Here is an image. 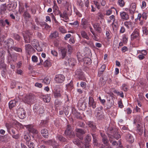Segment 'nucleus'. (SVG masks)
I'll use <instances>...</instances> for the list:
<instances>
[{
    "mask_svg": "<svg viewBox=\"0 0 148 148\" xmlns=\"http://www.w3.org/2000/svg\"><path fill=\"white\" fill-rule=\"evenodd\" d=\"M65 133L66 136L70 138H73L75 136L74 132L72 131V128L70 125H67Z\"/></svg>",
    "mask_w": 148,
    "mask_h": 148,
    "instance_id": "obj_1",
    "label": "nucleus"
},
{
    "mask_svg": "<svg viewBox=\"0 0 148 148\" xmlns=\"http://www.w3.org/2000/svg\"><path fill=\"white\" fill-rule=\"evenodd\" d=\"M75 131L77 137L80 140H82L84 137V135L86 133L85 131L82 129L78 128H76Z\"/></svg>",
    "mask_w": 148,
    "mask_h": 148,
    "instance_id": "obj_2",
    "label": "nucleus"
},
{
    "mask_svg": "<svg viewBox=\"0 0 148 148\" xmlns=\"http://www.w3.org/2000/svg\"><path fill=\"white\" fill-rule=\"evenodd\" d=\"M17 113L18 117L21 119H23L25 117L26 112L23 108H19L17 110Z\"/></svg>",
    "mask_w": 148,
    "mask_h": 148,
    "instance_id": "obj_3",
    "label": "nucleus"
},
{
    "mask_svg": "<svg viewBox=\"0 0 148 148\" xmlns=\"http://www.w3.org/2000/svg\"><path fill=\"white\" fill-rule=\"evenodd\" d=\"M65 79L64 76L62 74H57L56 75L54 80L58 83H62Z\"/></svg>",
    "mask_w": 148,
    "mask_h": 148,
    "instance_id": "obj_4",
    "label": "nucleus"
},
{
    "mask_svg": "<svg viewBox=\"0 0 148 148\" xmlns=\"http://www.w3.org/2000/svg\"><path fill=\"white\" fill-rule=\"evenodd\" d=\"M14 42L13 40L11 38H10L5 40L4 42V45L5 47L9 49L10 48V49H12V45H14Z\"/></svg>",
    "mask_w": 148,
    "mask_h": 148,
    "instance_id": "obj_5",
    "label": "nucleus"
},
{
    "mask_svg": "<svg viewBox=\"0 0 148 148\" xmlns=\"http://www.w3.org/2000/svg\"><path fill=\"white\" fill-rule=\"evenodd\" d=\"M31 34V33H30L29 31H26L23 33L24 39L25 40V42H30V35Z\"/></svg>",
    "mask_w": 148,
    "mask_h": 148,
    "instance_id": "obj_6",
    "label": "nucleus"
},
{
    "mask_svg": "<svg viewBox=\"0 0 148 148\" xmlns=\"http://www.w3.org/2000/svg\"><path fill=\"white\" fill-rule=\"evenodd\" d=\"M25 50L27 54L30 55L35 52V50L32 47L31 45L29 44L25 45Z\"/></svg>",
    "mask_w": 148,
    "mask_h": 148,
    "instance_id": "obj_7",
    "label": "nucleus"
},
{
    "mask_svg": "<svg viewBox=\"0 0 148 148\" xmlns=\"http://www.w3.org/2000/svg\"><path fill=\"white\" fill-rule=\"evenodd\" d=\"M139 29L137 28L135 29L131 35V40H134L138 38L139 36Z\"/></svg>",
    "mask_w": 148,
    "mask_h": 148,
    "instance_id": "obj_8",
    "label": "nucleus"
},
{
    "mask_svg": "<svg viewBox=\"0 0 148 148\" xmlns=\"http://www.w3.org/2000/svg\"><path fill=\"white\" fill-rule=\"evenodd\" d=\"M25 127L27 129L29 132L33 134H37L38 132V131L32 125H27L25 126Z\"/></svg>",
    "mask_w": 148,
    "mask_h": 148,
    "instance_id": "obj_9",
    "label": "nucleus"
},
{
    "mask_svg": "<svg viewBox=\"0 0 148 148\" xmlns=\"http://www.w3.org/2000/svg\"><path fill=\"white\" fill-rule=\"evenodd\" d=\"M110 131L112 136H110V137H111L112 138H114L117 139H118L120 138V135L118 134V132H115L113 128L110 130Z\"/></svg>",
    "mask_w": 148,
    "mask_h": 148,
    "instance_id": "obj_10",
    "label": "nucleus"
},
{
    "mask_svg": "<svg viewBox=\"0 0 148 148\" xmlns=\"http://www.w3.org/2000/svg\"><path fill=\"white\" fill-rule=\"evenodd\" d=\"M92 26L95 30L99 33H100L102 29L100 25L98 23H95L92 24Z\"/></svg>",
    "mask_w": 148,
    "mask_h": 148,
    "instance_id": "obj_11",
    "label": "nucleus"
},
{
    "mask_svg": "<svg viewBox=\"0 0 148 148\" xmlns=\"http://www.w3.org/2000/svg\"><path fill=\"white\" fill-rule=\"evenodd\" d=\"M88 106L94 109L96 107V104L93 98L91 97H89Z\"/></svg>",
    "mask_w": 148,
    "mask_h": 148,
    "instance_id": "obj_12",
    "label": "nucleus"
},
{
    "mask_svg": "<svg viewBox=\"0 0 148 148\" xmlns=\"http://www.w3.org/2000/svg\"><path fill=\"white\" fill-rule=\"evenodd\" d=\"M76 75L77 76V77L80 80H84L85 78L83 73L81 72V69H78L75 71Z\"/></svg>",
    "mask_w": 148,
    "mask_h": 148,
    "instance_id": "obj_13",
    "label": "nucleus"
},
{
    "mask_svg": "<svg viewBox=\"0 0 148 148\" xmlns=\"http://www.w3.org/2000/svg\"><path fill=\"white\" fill-rule=\"evenodd\" d=\"M124 25L127 28L129 29L130 28L132 29H133L135 27L134 23L130 21L125 22Z\"/></svg>",
    "mask_w": 148,
    "mask_h": 148,
    "instance_id": "obj_14",
    "label": "nucleus"
},
{
    "mask_svg": "<svg viewBox=\"0 0 148 148\" xmlns=\"http://www.w3.org/2000/svg\"><path fill=\"white\" fill-rule=\"evenodd\" d=\"M33 97L30 96H27L25 99V102L28 104L32 103L33 101Z\"/></svg>",
    "mask_w": 148,
    "mask_h": 148,
    "instance_id": "obj_15",
    "label": "nucleus"
},
{
    "mask_svg": "<svg viewBox=\"0 0 148 148\" xmlns=\"http://www.w3.org/2000/svg\"><path fill=\"white\" fill-rule=\"evenodd\" d=\"M4 62H0V65L3 69V70L1 72V74L3 76L5 75V73L6 71V65L4 63Z\"/></svg>",
    "mask_w": 148,
    "mask_h": 148,
    "instance_id": "obj_16",
    "label": "nucleus"
},
{
    "mask_svg": "<svg viewBox=\"0 0 148 148\" xmlns=\"http://www.w3.org/2000/svg\"><path fill=\"white\" fill-rule=\"evenodd\" d=\"M7 12L6 7L5 4H2L0 6V13L3 15Z\"/></svg>",
    "mask_w": 148,
    "mask_h": 148,
    "instance_id": "obj_17",
    "label": "nucleus"
},
{
    "mask_svg": "<svg viewBox=\"0 0 148 148\" xmlns=\"http://www.w3.org/2000/svg\"><path fill=\"white\" fill-rule=\"evenodd\" d=\"M126 139L128 142L130 143H132L134 141L133 137L131 134L129 133L126 135Z\"/></svg>",
    "mask_w": 148,
    "mask_h": 148,
    "instance_id": "obj_18",
    "label": "nucleus"
},
{
    "mask_svg": "<svg viewBox=\"0 0 148 148\" xmlns=\"http://www.w3.org/2000/svg\"><path fill=\"white\" fill-rule=\"evenodd\" d=\"M41 133L42 136L46 138L48 136L49 132L46 129H43L41 130Z\"/></svg>",
    "mask_w": 148,
    "mask_h": 148,
    "instance_id": "obj_19",
    "label": "nucleus"
},
{
    "mask_svg": "<svg viewBox=\"0 0 148 148\" xmlns=\"http://www.w3.org/2000/svg\"><path fill=\"white\" fill-rule=\"evenodd\" d=\"M93 138V143L94 146H97L98 143L97 140V135L95 134H91Z\"/></svg>",
    "mask_w": 148,
    "mask_h": 148,
    "instance_id": "obj_20",
    "label": "nucleus"
},
{
    "mask_svg": "<svg viewBox=\"0 0 148 148\" xmlns=\"http://www.w3.org/2000/svg\"><path fill=\"white\" fill-rule=\"evenodd\" d=\"M120 16L121 18L124 20H127L129 18L127 14L124 12L120 13Z\"/></svg>",
    "mask_w": 148,
    "mask_h": 148,
    "instance_id": "obj_21",
    "label": "nucleus"
},
{
    "mask_svg": "<svg viewBox=\"0 0 148 148\" xmlns=\"http://www.w3.org/2000/svg\"><path fill=\"white\" fill-rule=\"evenodd\" d=\"M81 34L82 36L84 38L87 40H89L90 38L88 35L87 33L85 31L82 30L81 31Z\"/></svg>",
    "mask_w": 148,
    "mask_h": 148,
    "instance_id": "obj_22",
    "label": "nucleus"
},
{
    "mask_svg": "<svg viewBox=\"0 0 148 148\" xmlns=\"http://www.w3.org/2000/svg\"><path fill=\"white\" fill-rule=\"evenodd\" d=\"M17 101L14 100H11L9 103V106L10 109H12L15 106Z\"/></svg>",
    "mask_w": 148,
    "mask_h": 148,
    "instance_id": "obj_23",
    "label": "nucleus"
},
{
    "mask_svg": "<svg viewBox=\"0 0 148 148\" xmlns=\"http://www.w3.org/2000/svg\"><path fill=\"white\" fill-rule=\"evenodd\" d=\"M10 137L8 135H5L1 137V140L2 141L7 142L10 140Z\"/></svg>",
    "mask_w": 148,
    "mask_h": 148,
    "instance_id": "obj_24",
    "label": "nucleus"
},
{
    "mask_svg": "<svg viewBox=\"0 0 148 148\" xmlns=\"http://www.w3.org/2000/svg\"><path fill=\"white\" fill-rule=\"evenodd\" d=\"M68 62L69 65L74 66L76 63V61L74 59L70 58L68 60Z\"/></svg>",
    "mask_w": 148,
    "mask_h": 148,
    "instance_id": "obj_25",
    "label": "nucleus"
},
{
    "mask_svg": "<svg viewBox=\"0 0 148 148\" xmlns=\"http://www.w3.org/2000/svg\"><path fill=\"white\" fill-rule=\"evenodd\" d=\"M36 107V109H37V113L39 114H42L44 113V108L43 106H40L39 108Z\"/></svg>",
    "mask_w": 148,
    "mask_h": 148,
    "instance_id": "obj_26",
    "label": "nucleus"
},
{
    "mask_svg": "<svg viewBox=\"0 0 148 148\" xmlns=\"http://www.w3.org/2000/svg\"><path fill=\"white\" fill-rule=\"evenodd\" d=\"M53 95L55 98H58L60 97L62 95L59 90H55L53 92Z\"/></svg>",
    "mask_w": 148,
    "mask_h": 148,
    "instance_id": "obj_27",
    "label": "nucleus"
},
{
    "mask_svg": "<svg viewBox=\"0 0 148 148\" xmlns=\"http://www.w3.org/2000/svg\"><path fill=\"white\" fill-rule=\"evenodd\" d=\"M141 51L142 52H144V53L143 52L141 53L142 55H140L138 56V58L139 59L141 60L145 58V56L147 54V51L145 50H142Z\"/></svg>",
    "mask_w": 148,
    "mask_h": 148,
    "instance_id": "obj_28",
    "label": "nucleus"
},
{
    "mask_svg": "<svg viewBox=\"0 0 148 148\" xmlns=\"http://www.w3.org/2000/svg\"><path fill=\"white\" fill-rule=\"evenodd\" d=\"M26 144L29 148H34L35 145L34 143L31 141L26 142Z\"/></svg>",
    "mask_w": 148,
    "mask_h": 148,
    "instance_id": "obj_29",
    "label": "nucleus"
},
{
    "mask_svg": "<svg viewBox=\"0 0 148 148\" xmlns=\"http://www.w3.org/2000/svg\"><path fill=\"white\" fill-rule=\"evenodd\" d=\"M51 97L50 95H47L43 96V101L45 102H49L50 100Z\"/></svg>",
    "mask_w": 148,
    "mask_h": 148,
    "instance_id": "obj_30",
    "label": "nucleus"
},
{
    "mask_svg": "<svg viewBox=\"0 0 148 148\" xmlns=\"http://www.w3.org/2000/svg\"><path fill=\"white\" fill-rule=\"evenodd\" d=\"M61 53L62 54V58L64 59L65 57L67 52V50L66 49L62 48L61 49Z\"/></svg>",
    "mask_w": 148,
    "mask_h": 148,
    "instance_id": "obj_31",
    "label": "nucleus"
},
{
    "mask_svg": "<svg viewBox=\"0 0 148 148\" xmlns=\"http://www.w3.org/2000/svg\"><path fill=\"white\" fill-rule=\"evenodd\" d=\"M91 140V137L89 134L87 135L85 137L84 140L85 143H89Z\"/></svg>",
    "mask_w": 148,
    "mask_h": 148,
    "instance_id": "obj_32",
    "label": "nucleus"
},
{
    "mask_svg": "<svg viewBox=\"0 0 148 148\" xmlns=\"http://www.w3.org/2000/svg\"><path fill=\"white\" fill-rule=\"evenodd\" d=\"M50 78L49 77H46L43 79L42 82L46 85H48L50 84Z\"/></svg>",
    "mask_w": 148,
    "mask_h": 148,
    "instance_id": "obj_33",
    "label": "nucleus"
},
{
    "mask_svg": "<svg viewBox=\"0 0 148 148\" xmlns=\"http://www.w3.org/2000/svg\"><path fill=\"white\" fill-rule=\"evenodd\" d=\"M105 68L106 66L105 65H103L101 66L98 72L99 76H100L101 75L102 73L105 70Z\"/></svg>",
    "mask_w": 148,
    "mask_h": 148,
    "instance_id": "obj_34",
    "label": "nucleus"
},
{
    "mask_svg": "<svg viewBox=\"0 0 148 148\" xmlns=\"http://www.w3.org/2000/svg\"><path fill=\"white\" fill-rule=\"evenodd\" d=\"M39 24L42 27L44 26L45 28L46 29H49L51 28V26L49 25L46 22H44L43 23H40Z\"/></svg>",
    "mask_w": 148,
    "mask_h": 148,
    "instance_id": "obj_35",
    "label": "nucleus"
},
{
    "mask_svg": "<svg viewBox=\"0 0 148 148\" xmlns=\"http://www.w3.org/2000/svg\"><path fill=\"white\" fill-rule=\"evenodd\" d=\"M109 137L110 138L109 140L110 143L112 144L113 146L114 147H116L118 145V143H117L116 141L114 140V138H112L111 137H110V136H109Z\"/></svg>",
    "mask_w": 148,
    "mask_h": 148,
    "instance_id": "obj_36",
    "label": "nucleus"
},
{
    "mask_svg": "<svg viewBox=\"0 0 148 148\" xmlns=\"http://www.w3.org/2000/svg\"><path fill=\"white\" fill-rule=\"evenodd\" d=\"M5 53L4 51L0 52V62H4Z\"/></svg>",
    "mask_w": 148,
    "mask_h": 148,
    "instance_id": "obj_37",
    "label": "nucleus"
},
{
    "mask_svg": "<svg viewBox=\"0 0 148 148\" xmlns=\"http://www.w3.org/2000/svg\"><path fill=\"white\" fill-rule=\"evenodd\" d=\"M88 125L93 130H95L96 128L95 125H94L93 123L91 121H89L88 122Z\"/></svg>",
    "mask_w": 148,
    "mask_h": 148,
    "instance_id": "obj_38",
    "label": "nucleus"
},
{
    "mask_svg": "<svg viewBox=\"0 0 148 148\" xmlns=\"http://www.w3.org/2000/svg\"><path fill=\"white\" fill-rule=\"evenodd\" d=\"M81 25L82 26V27L85 29L87 27V22L86 20L84 19H82V21Z\"/></svg>",
    "mask_w": 148,
    "mask_h": 148,
    "instance_id": "obj_39",
    "label": "nucleus"
},
{
    "mask_svg": "<svg viewBox=\"0 0 148 148\" xmlns=\"http://www.w3.org/2000/svg\"><path fill=\"white\" fill-rule=\"evenodd\" d=\"M76 4L79 7L82 8L84 6V3L82 0H77L76 1Z\"/></svg>",
    "mask_w": 148,
    "mask_h": 148,
    "instance_id": "obj_40",
    "label": "nucleus"
},
{
    "mask_svg": "<svg viewBox=\"0 0 148 148\" xmlns=\"http://www.w3.org/2000/svg\"><path fill=\"white\" fill-rule=\"evenodd\" d=\"M47 143V144L53 146H56L57 144L56 141L54 140H48Z\"/></svg>",
    "mask_w": 148,
    "mask_h": 148,
    "instance_id": "obj_41",
    "label": "nucleus"
},
{
    "mask_svg": "<svg viewBox=\"0 0 148 148\" xmlns=\"http://www.w3.org/2000/svg\"><path fill=\"white\" fill-rule=\"evenodd\" d=\"M58 36V32L55 31L53 33H51L50 35V37L51 38H55Z\"/></svg>",
    "mask_w": 148,
    "mask_h": 148,
    "instance_id": "obj_42",
    "label": "nucleus"
},
{
    "mask_svg": "<svg viewBox=\"0 0 148 148\" xmlns=\"http://www.w3.org/2000/svg\"><path fill=\"white\" fill-rule=\"evenodd\" d=\"M102 141L103 143L106 145V146H108L109 145V142L107 138V136L103 137L102 139Z\"/></svg>",
    "mask_w": 148,
    "mask_h": 148,
    "instance_id": "obj_43",
    "label": "nucleus"
},
{
    "mask_svg": "<svg viewBox=\"0 0 148 148\" xmlns=\"http://www.w3.org/2000/svg\"><path fill=\"white\" fill-rule=\"evenodd\" d=\"M60 16L61 17L66 19L68 18L67 14L66 12L64 11L62 14H60Z\"/></svg>",
    "mask_w": 148,
    "mask_h": 148,
    "instance_id": "obj_44",
    "label": "nucleus"
},
{
    "mask_svg": "<svg viewBox=\"0 0 148 148\" xmlns=\"http://www.w3.org/2000/svg\"><path fill=\"white\" fill-rule=\"evenodd\" d=\"M93 35L92 36L93 39L95 41H98L99 38H98V35L97 34H96L95 32L92 33Z\"/></svg>",
    "mask_w": 148,
    "mask_h": 148,
    "instance_id": "obj_45",
    "label": "nucleus"
},
{
    "mask_svg": "<svg viewBox=\"0 0 148 148\" xmlns=\"http://www.w3.org/2000/svg\"><path fill=\"white\" fill-rule=\"evenodd\" d=\"M122 89L124 91H127L128 90V87L125 84H123L122 86Z\"/></svg>",
    "mask_w": 148,
    "mask_h": 148,
    "instance_id": "obj_46",
    "label": "nucleus"
},
{
    "mask_svg": "<svg viewBox=\"0 0 148 148\" xmlns=\"http://www.w3.org/2000/svg\"><path fill=\"white\" fill-rule=\"evenodd\" d=\"M43 64L45 67L50 66H51L50 62L47 60H46L44 62Z\"/></svg>",
    "mask_w": 148,
    "mask_h": 148,
    "instance_id": "obj_47",
    "label": "nucleus"
},
{
    "mask_svg": "<svg viewBox=\"0 0 148 148\" xmlns=\"http://www.w3.org/2000/svg\"><path fill=\"white\" fill-rule=\"evenodd\" d=\"M57 137L58 139L60 141L64 142L65 140V138L61 135H58Z\"/></svg>",
    "mask_w": 148,
    "mask_h": 148,
    "instance_id": "obj_48",
    "label": "nucleus"
},
{
    "mask_svg": "<svg viewBox=\"0 0 148 148\" xmlns=\"http://www.w3.org/2000/svg\"><path fill=\"white\" fill-rule=\"evenodd\" d=\"M24 138L26 140V142L30 141V137L29 135L27 134L24 136Z\"/></svg>",
    "mask_w": 148,
    "mask_h": 148,
    "instance_id": "obj_49",
    "label": "nucleus"
},
{
    "mask_svg": "<svg viewBox=\"0 0 148 148\" xmlns=\"http://www.w3.org/2000/svg\"><path fill=\"white\" fill-rule=\"evenodd\" d=\"M136 9V5L134 3H133L130 6V10L132 11H135Z\"/></svg>",
    "mask_w": 148,
    "mask_h": 148,
    "instance_id": "obj_50",
    "label": "nucleus"
},
{
    "mask_svg": "<svg viewBox=\"0 0 148 148\" xmlns=\"http://www.w3.org/2000/svg\"><path fill=\"white\" fill-rule=\"evenodd\" d=\"M59 29L60 31L62 34L66 33V30L62 26L60 27L59 28Z\"/></svg>",
    "mask_w": 148,
    "mask_h": 148,
    "instance_id": "obj_51",
    "label": "nucleus"
},
{
    "mask_svg": "<svg viewBox=\"0 0 148 148\" xmlns=\"http://www.w3.org/2000/svg\"><path fill=\"white\" fill-rule=\"evenodd\" d=\"M12 49H13L15 51L18 52H22V50L21 48L16 47H13L12 48Z\"/></svg>",
    "mask_w": 148,
    "mask_h": 148,
    "instance_id": "obj_52",
    "label": "nucleus"
},
{
    "mask_svg": "<svg viewBox=\"0 0 148 148\" xmlns=\"http://www.w3.org/2000/svg\"><path fill=\"white\" fill-rule=\"evenodd\" d=\"M47 123V121H41L40 123V125L42 127L45 126Z\"/></svg>",
    "mask_w": 148,
    "mask_h": 148,
    "instance_id": "obj_53",
    "label": "nucleus"
},
{
    "mask_svg": "<svg viewBox=\"0 0 148 148\" xmlns=\"http://www.w3.org/2000/svg\"><path fill=\"white\" fill-rule=\"evenodd\" d=\"M118 3L119 5L121 7H123L125 5V3L123 0H119Z\"/></svg>",
    "mask_w": 148,
    "mask_h": 148,
    "instance_id": "obj_54",
    "label": "nucleus"
},
{
    "mask_svg": "<svg viewBox=\"0 0 148 148\" xmlns=\"http://www.w3.org/2000/svg\"><path fill=\"white\" fill-rule=\"evenodd\" d=\"M90 2L89 0H86L84 3L85 6L87 7V9L90 8Z\"/></svg>",
    "mask_w": 148,
    "mask_h": 148,
    "instance_id": "obj_55",
    "label": "nucleus"
},
{
    "mask_svg": "<svg viewBox=\"0 0 148 148\" xmlns=\"http://www.w3.org/2000/svg\"><path fill=\"white\" fill-rule=\"evenodd\" d=\"M73 143L75 144L78 146H79L80 144L79 143V140L77 138V139H74L73 140Z\"/></svg>",
    "mask_w": 148,
    "mask_h": 148,
    "instance_id": "obj_56",
    "label": "nucleus"
},
{
    "mask_svg": "<svg viewBox=\"0 0 148 148\" xmlns=\"http://www.w3.org/2000/svg\"><path fill=\"white\" fill-rule=\"evenodd\" d=\"M15 5V3H12L11 4H10L8 5V7L9 8H10V10H12L14 8V6Z\"/></svg>",
    "mask_w": 148,
    "mask_h": 148,
    "instance_id": "obj_57",
    "label": "nucleus"
},
{
    "mask_svg": "<svg viewBox=\"0 0 148 148\" xmlns=\"http://www.w3.org/2000/svg\"><path fill=\"white\" fill-rule=\"evenodd\" d=\"M32 61L34 62H37L38 61V58L35 56H33L32 58Z\"/></svg>",
    "mask_w": 148,
    "mask_h": 148,
    "instance_id": "obj_58",
    "label": "nucleus"
},
{
    "mask_svg": "<svg viewBox=\"0 0 148 148\" xmlns=\"http://www.w3.org/2000/svg\"><path fill=\"white\" fill-rule=\"evenodd\" d=\"M32 44L33 47H36L38 43L36 39H34L33 41H32Z\"/></svg>",
    "mask_w": 148,
    "mask_h": 148,
    "instance_id": "obj_59",
    "label": "nucleus"
},
{
    "mask_svg": "<svg viewBox=\"0 0 148 148\" xmlns=\"http://www.w3.org/2000/svg\"><path fill=\"white\" fill-rule=\"evenodd\" d=\"M55 103L56 106H58L59 105H61L62 102L56 99L55 101Z\"/></svg>",
    "mask_w": 148,
    "mask_h": 148,
    "instance_id": "obj_60",
    "label": "nucleus"
},
{
    "mask_svg": "<svg viewBox=\"0 0 148 148\" xmlns=\"http://www.w3.org/2000/svg\"><path fill=\"white\" fill-rule=\"evenodd\" d=\"M13 38L15 40H16L18 41L20 39V36L16 34H14L13 35Z\"/></svg>",
    "mask_w": 148,
    "mask_h": 148,
    "instance_id": "obj_61",
    "label": "nucleus"
},
{
    "mask_svg": "<svg viewBox=\"0 0 148 148\" xmlns=\"http://www.w3.org/2000/svg\"><path fill=\"white\" fill-rule=\"evenodd\" d=\"M24 16L25 17L29 18L30 17V15L27 12H25L24 13Z\"/></svg>",
    "mask_w": 148,
    "mask_h": 148,
    "instance_id": "obj_62",
    "label": "nucleus"
},
{
    "mask_svg": "<svg viewBox=\"0 0 148 148\" xmlns=\"http://www.w3.org/2000/svg\"><path fill=\"white\" fill-rule=\"evenodd\" d=\"M134 112H140V109L137 106H136V107L134 109Z\"/></svg>",
    "mask_w": 148,
    "mask_h": 148,
    "instance_id": "obj_63",
    "label": "nucleus"
},
{
    "mask_svg": "<svg viewBox=\"0 0 148 148\" xmlns=\"http://www.w3.org/2000/svg\"><path fill=\"white\" fill-rule=\"evenodd\" d=\"M146 5V3L145 1H143L142 2V4L141 6V8L142 9L145 8Z\"/></svg>",
    "mask_w": 148,
    "mask_h": 148,
    "instance_id": "obj_64",
    "label": "nucleus"
}]
</instances>
